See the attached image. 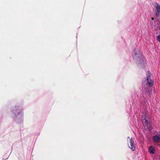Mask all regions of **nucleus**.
<instances>
[{
    "label": "nucleus",
    "instance_id": "1",
    "mask_svg": "<svg viewBox=\"0 0 160 160\" xmlns=\"http://www.w3.org/2000/svg\"><path fill=\"white\" fill-rule=\"evenodd\" d=\"M135 58L138 61L142 63L145 60V58L142 53L139 51H137L135 53Z\"/></svg>",
    "mask_w": 160,
    "mask_h": 160
},
{
    "label": "nucleus",
    "instance_id": "2",
    "mask_svg": "<svg viewBox=\"0 0 160 160\" xmlns=\"http://www.w3.org/2000/svg\"><path fill=\"white\" fill-rule=\"evenodd\" d=\"M146 116L143 115L142 116V120L143 126L145 128H147L149 130L151 129V125L149 123L147 120L146 119Z\"/></svg>",
    "mask_w": 160,
    "mask_h": 160
},
{
    "label": "nucleus",
    "instance_id": "6",
    "mask_svg": "<svg viewBox=\"0 0 160 160\" xmlns=\"http://www.w3.org/2000/svg\"><path fill=\"white\" fill-rule=\"evenodd\" d=\"M153 140L155 142H160V133L158 135L153 136Z\"/></svg>",
    "mask_w": 160,
    "mask_h": 160
},
{
    "label": "nucleus",
    "instance_id": "4",
    "mask_svg": "<svg viewBox=\"0 0 160 160\" xmlns=\"http://www.w3.org/2000/svg\"><path fill=\"white\" fill-rule=\"evenodd\" d=\"M148 74V76L147 77V81L148 82V84L150 87L152 86L153 85V81L152 80H151L150 79V78L151 77V74L149 71H148L147 72Z\"/></svg>",
    "mask_w": 160,
    "mask_h": 160
},
{
    "label": "nucleus",
    "instance_id": "7",
    "mask_svg": "<svg viewBox=\"0 0 160 160\" xmlns=\"http://www.w3.org/2000/svg\"><path fill=\"white\" fill-rule=\"evenodd\" d=\"M148 151L151 154H154L156 150L154 147L153 146H151L149 147Z\"/></svg>",
    "mask_w": 160,
    "mask_h": 160
},
{
    "label": "nucleus",
    "instance_id": "3",
    "mask_svg": "<svg viewBox=\"0 0 160 160\" xmlns=\"http://www.w3.org/2000/svg\"><path fill=\"white\" fill-rule=\"evenodd\" d=\"M154 6L156 8L155 11V17H158L159 16L160 13V5L157 3H155Z\"/></svg>",
    "mask_w": 160,
    "mask_h": 160
},
{
    "label": "nucleus",
    "instance_id": "10",
    "mask_svg": "<svg viewBox=\"0 0 160 160\" xmlns=\"http://www.w3.org/2000/svg\"><path fill=\"white\" fill-rule=\"evenodd\" d=\"M128 138H129V137H128Z\"/></svg>",
    "mask_w": 160,
    "mask_h": 160
},
{
    "label": "nucleus",
    "instance_id": "5",
    "mask_svg": "<svg viewBox=\"0 0 160 160\" xmlns=\"http://www.w3.org/2000/svg\"><path fill=\"white\" fill-rule=\"evenodd\" d=\"M134 142V141L132 138H131L130 140V145H129V147L132 150V151H134L135 149Z\"/></svg>",
    "mask_w": 160,
    "mask_h": 160
},
{
    "label": "nucleus",
    "instance_id": "9",
    "mask_svg": "<svg viewBox=\"0 0 160 160\" xmlns=\"http://www.w3.org/2000/svg\"><path fill=\"white\" fill-rule=\"evenodd\" d=\"M155 17V16H154V17ZM156 18V17H155V18H155ZM151 19L152 20H154V18L153 17H152V18H151Z\"/></svg>",
    "mask_w": 160,
    "mask_h": 160
},
{
    "label": "nucleus",
    "instance_id": "8",
    "mask_svg": "<svg viewBox=\"0 0 160 160\" xmlns=\"http://www.w3.org/2000/svg\"><path fill=\"white\" fill-rule=\"evenodd\" d=\"M157 40H158V41L160 42V35H158V36H157Z\"/></svg>",
    "mask_w": 160,
    "mask_h": 160
}]
</instances>
